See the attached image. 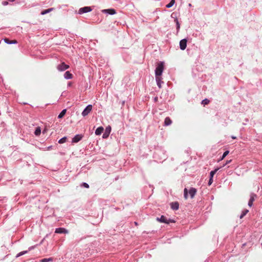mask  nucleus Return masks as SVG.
<instances>
[{
  "mask_svg": "<svg viewBox=\"0 0 262 262\" xmlns=\"http://www.w3.org/2000/svg\"><path fill=\"white\" fill-rule=\"evenodd\" d=\"M164 70V62L160 61L158 63L157 66L155 70L156 77H161Z\"/></svg>",
  "mask_w": 262,
  "mask_h": 262,
  "instance_id": "obj_1",
  "label": "nucleus"
},
{
  "mask_svg": "<svg viewBox=\"0 0 262 262\" xmlns=\"http://www.w3.org/2000/svg\"><path fill=\"white\" fill-rule=\"evenodd\" d=\"M157 220L161 223H164L166 224H169V223H174V221L172 220H168L165 216L164 215H162L160 218L157 217Z\"/></svg>",
  "mask_w": 262,
  "mask_h": 262,
  "instance_id": "obj_2",
  "label": "nucleus"
},
{
  "mask_svg": "<svg viewBox=\"0 0 262 262\" xmlns=\"http://www.w3.org/2000/svg\"><path fill=\"white\" fill-rule=\"evenodd\" d=\"M69 66L66 64L64 62H61L57 66V69L59 71H63L69 68Z\"/></svg>",
  "mask_w": 262,
  "mask_h": 262,
  "instance_id": "obj_3",
  "label": "nucleus"
},
{
  "mask_svg": "<svg viewBox=\"0 0 262 262\" xmlns=\"http://www.w3.org/2000/svg\"><path fill=\"white\" fill-rule=\"evenodd\" d=\"M92 10L90 7H84L79 9L78 10V14H82L84 13L91 12Z\"/></svg>",
  "mask_w": 262,
  "mask_h": 262,
  "instance_id": "obj_4",
  "label": "nucleus"
},
{
  "mask_svg": "<svg viewBox=\"0 0 262 262\" xmlns=\"http://www.w3.org/2000/svg\"><path fill=\"white\" fill-rule=\"evenodd\" d=\"M92 110V105H88L86 107V108L82 112V116H86L91 112Z\"/></svg>",
  "mask_w": 262,
  "mask_h": 262,
  "instance_id": "obj_5",
  "label": "nucleus"
},
{
  "mask_svg": "<svg viewBox=\"0 0 262 262\" xmlns=\"http://www.w3.org/2000/svg\"><path fill=\"white\" fill-rule=\"evenodd\" d=\"M187 39H183L180 42V48L182 50H184L187 46Z\"/></svg>",
  "mask_w": 262,
  "mask_h": 262,
  "instance_id": "obj_6",
  "label": "nucleus"
},
{
  "mask_svg": "<svg viewBox=\"0 0 262 262\" xmlns=\"http://www.w3.org/2000/svg\"><path fill=\"white\" fill-rule=\"evenodd\" d=\"M256 197V195L253 193H251L250 198L248 202V206L252 207L253 205V202L255 200V198Z\"/></svg>",
  "mask_w": 262,
  "mask_h": 262,
  "instance_id": "obj_7",
  "label": "nucleus"
},
{
  "mask_svg": "<svg viewBox=\"0 0 262 262\" xmlns=\"http://www.w3.org/2000/svg\"><path fill=\"white\" fill-rule=\"evenodd\" d=\"M102 12L111 15H113L116 13V11L114 9H104L102 10Z\"/></svg>",
  "mask_w": 262,
  "mask_h": 262,
  "instance_id": "obj_8",
  "label": "nucleus"
},
{
  "mask_svg": "<svg viewBox=\"0 0 262 262\" xmlns=\"http://www.w3.org/2000/svg\"><path fill=\"white\" fill-rule=\"evenodd\" d=\"M55 232L56 233H67L68 231L63 228H58L56 229Z\"/></svg>",
  "mask_w": 262,
  "mask_h": 262,
  "instance_id": "obj_9",
  "label": "nucleus"
},
{
  "mask_svg": "<svg viewBox=\"0 0 262 262\" xmlns=\"http://www.w3.org/2000/svg\"><path fill=\"white\" fill-rule=\"evenodd\" d=\"M111 130V128L110 126H108L106 128L105 132L103 134V138H106L108 137Z\"/></svg>",
  "mask_w": 262,
  "mask_h": 262,
  "instance_id": "obj_10",
  "label": "nucleus"
},
{
  "mask_svg": "<svg viewBox=\"0 0 262 262\" xmlns=\"http://www.w3.org/2000/svg\"><path fill=\"white\" fill-rule=\"evenodd\" d=\"M82 136L81 135H76L72 139V142L74 143H77L81 140Z\"/></svg>",
  "mask_w": 262,
  "mask_h": 262,
  "instance_id": "obj_11",
  "label": "nucleus"
},
{
  "mask_svg": "<svg viewBox=\"0 0 262 262\" xmlns=\"http://www.w3.org/2000/svg\"><path fill=\"white\" fill-rule=\"evenodd\" d=\"M196 193V189L195 188L192 187L189 190V193L191 198H193Z\"/></svg>",
  "mask_w": 262,
  "mask_h": 262,
  "instance_id": "obj_12",
  "label": "nucleus"
},
{
  "mask_svg": "<svg viewBox=\"0 0 262 262\" xmlns=\"http://www.w3.org/2000/svg\"><path fill=\"white\" fill-rule=\"evenodd\" d=\"M170 206L173 210H177L179 209V204L177 202H172L170 204Z\"/></svg>",
  "mask_w": 262,
  "mask_h": 262,
  "instance_id": "obj_13",
  "label": "nucleus"
},
{
  "mask_svg": "<svg viewBox=\"0 0 262 262\" xmlns=\"http://www.w3.org/2000/svg\"><path fill=\"white\" fill-rule=\"evenodd\" d=\"M156 80L157 81V85H158L159 88H161V83L163 82L162 81V78L160 76L156 77Z\"/></svg>",
  "mask_w": 262,
  "mask_h": 262,
  "instance_id": "obj_14",
  "label": "nucleus"
},
{
  "mask_svg": "<svg viewBox=\"0 0 262 262\" xmlns=\"http://www.w3.org/2000/svg\"><path fill=\"white\" fill-rule=\"evenodd\" d=\"M64 77L67 79H70L73 78V75L69 71H67L64 74Z\"/></svg>",
  "mask_w": 262,
  "mask_h": 262,
  "instance_id": "obj_15",
  "label": "nucleus"
},
{
  "mask_svg": "<svg viewBox=\"0 0 262 262\" xmlns=\"http://www.w3.org/2000/svg\"><path fill=\"white\" fill-rule=\"evenodd\" d=\"M172 123V121L170 118L168 117H166L164 120V125L168 126Z\"/></svg>",
  "mask_w": 262,
  "mask_h": 262,
  "instance_id": "obj_16",
  "label": "nucleus"
},
{
  "mask_svg": "<svg viewBox=\"0 0 262 262\" xmlns=\"http://www.w3.org/2000/svg\"><path fill=\"white\" fill-rule=\"evenodd\" d=\"M103 130H104V128L102 126L98 127L95 131L96 135H101V133L103 132Z\"/></svg>",
  "mask_w": 262,
  "mask_h": 262,
  "instance_id": "obj_17",
  "label": "nucleus"
},
{
  "mask_svg": "<svg viewBox=\"0 0 262 262\" xmlns=\"http://www.w3.org/2000/svg\"><path fill=\"white\" fill-rule=\"evenodd\" d=\"M54 9V8H51L48 9L47 10H43L41 12V14L45 15L48 13H49V12L52 11Z\"/></svg>",
  "mask_w": 262,
  "mask_h": 262,
  "instance_id": "obj_18",
  "label": "nucleus"
},
{
  "mask_svg": "<svg viewBox=\"0 0 262 262\" xmlns=\"http://www.w3.org/2000/svg\"><path fill=\"white\" fill-rule=\"evenodd\" d=\"M67 110L66 109L63 110L59 114V115L58 116V118H62L63 117V116L65 115L66 113Z\"/></svg>",
  "mask_w": 262,
  "mask_h": 262,
  "instance_id": "obj_19",
  "label": "nucleus"
},
{
  "mask_svg": "<svg viewBox=\"0 0 262 262\" xmlns=\"http://www.w3.org/2000/svg\"><path fill=\"white\" fill-rule=\"evenodd\" d=\"M40 133H41V129H40V127H37L35 130V132H34V134L36 136H39L40 135Z\"/></svg>",
  "mask_w": 262,
  "mask_h": 262,
  "instance_id": "obj_20",
  "label": "nucleus"
},
{
  "mask_svg": "<svg viewBox=\"0 0 262 262\" xmlns=\"http://www.w3.org/2000/svg\"><path fill=\"white\" fill-rule=\"evenodd\" d=\"M174 3H175V0H171L169 4H168L167 5H166V7L167 8H169L171 7L174 5Z\"/></svg>",
  "mask_w": 262,
  "mask_h": 262,
  "instance_id": "obj_21",
  "label": "nucleus"
},
{
  "mask_svg": "<svg viewBox=\"0 0 262 262\" xmlns=\"http://www.w3.org/2000/svg\"><path fill=\"white\" fill-rule=\"evenodd\" d=\"M53 261V258H43L40 260V262H50Z\"/></svg>",
  "mask_w": 262,
  "mask_h": 262,
  "instance_id": "obj_22",
  "label": "nucleus"
},
{
  "mask_svg": "<svg viewBox=\"0 0 262 262\" xmlns=\"http://www.w3.org/2000/svg\"><path fill=\"white\" fill-rule=\"evenodd\" d=\"M248 212H249V210H247V209H245V210H244L242 212V213L241 215H240L239 218H240V219H242L243 217H244V216H245V215H246V214Z\"/></svg>",
  "mask_w": 262,
  "mask_h": 262,
  "instance_id": "obj_23",
  "label": "nucleus"
},
{
  "mask_svg": "<svg viewBox=\"0 0 262 262\" xmlns=\"http://www.w3.org/2000/svg\"><path fill=\"white\" fill-rule=\"evenodd\" d=\"M218 170H219V169L216 168V169H214V170L211 171L210 172V178H213L214 175L215 174V173Z\"/></svg>",
  "mask_w": 262,
  "mask_h": 262,
  "instance_id": "obj_24",
  "label": "nucleus"
},
{
  "mask_svg": "<svg viewBox=\"0 0 262 262\" xmlns=\"http://www.w3.org/2000/svg\"><path fill=\"white\" fill-rule=\"evenodd\" d=\"M184 197L186 200L188 198V190L186 188L184 190Z\"/></svg>",
  "mask_w": 262,
  "mask_h": 262,
  "instance_id": "obj_25",
  "label": "nucleus"
},
{
  "mask_svg": "<svg viewBox=\"0 0 262 262\" xmlns=\"http://www.w3.org/2000/svg\"><path fill=\"white\" fill-rule=\"evenodd\" d=\"M66 141H67V138L63 137L59 140L58 143L60 144H62V143H65L66 142Z\"/></svg>",
  "mask_w": 262,
  "mask_h": 262,
  "instance_id": "obj_26",
  "label": "nucleus"
},
{
  "mask_svg": "<svg viewBox=\"0 0 262 262\" xmlns=\"http://www.w3.org/2000/svg\"><path fill=\"white\" fill-rule=\"evenodd\" d=\"M229 152V151L228 150L225 151L222 157H221L220 160H223L226 157V156H227L228 155Z\"/></svg>",
  "mask_w": 262,
  "mask_h": 262,
  "instance_id": "obj_27",
  "label": "nucleus"
},
{
  "mask_svg": "<svg viewBox=\"0 0 262 262\" xmlns=\"http://www.w3.org/2000/svg\"><path fill=\"white\" fill-rule=\"evenodd\" d=\"M209 102L210 101L208 99H205L202 101V104H203L204 105H205L209 104Z\"/></svg>",
  "mask_w": 262,
  "mask_h": 262,
  "instance_id": "obj_28",
  "label": "nucleus"
},
{
  "mask_svg": "<svg viewBox=\"0 0 262 262\" xmlns=\"http://www.w3.org/2000/svg\"><path fill=\"white\" fill-rule=\"evenodd\" d=\"M27 252V251H23V252H19L17 255V257H19V256H21L22 255L26 253Z\"/></svg>",
  "mask_w": 262,
  "mask_h": 262,
  "instance_id": "obj_29",
  "label": "nucleus"
},
{
  "mask_svg": "<svg viewBox=\"0 0 262 262\" xmlns=\"http://www.w3.org/2000/svg\"><path fill=\"white\" fill-rule=\"evenodd\" d=\"M81 186L85 187V188H89V185L86 183H83L82 184H81Z\"/></svg>",
  "mask_w": 262,
  "mask_h": 262,
  "instance_id": "obj_30",
  "label": "nucleus"
},
{
  "mask_svg": "<svg viewBox=\"0 0 262 262\" xmlns=\"http://www.w3.org/2000/svg\"><path fill=\"white\" fill-rule=\"evenodd\" d=\"M4 41L6 43H7L8 44H11L10 42L11 40H10L8 38H5Z\"/></svg>",
  "mask_w": 262,
  "mask_h": 262,
  "instance_id": "obj_31",
  "label": "nucleus"
},
{
  "mask_svg": "<svg viewBox=\"0 0 262 262\" xmlns=\"http://www.w3.org/2000/svg\"><path fill=\"white\" fill-rule=\"evenodd\" d=\"M213 182V178H210L209 182H208V185H211V184Z\"/></svg>",
  "mask_w": 262,
  "mask_h": 262,
  "instance_id": "obj_32",
  "label": "nucleus"
},
{
  "mask_svg": "<svg viewBox=\"0 0 262 262\" xmlns=\"http://www.w3.org/2000/svg\"><path fill=\"white\" fill-rule=\"evenodd\" d=\"M8 4V2H7V1H4L3 2V5H4V6H6Z\"/></svg>",
  "mask_w": 262,
  "mask_h": 262,
  "instance_id": "obj_33",
  "label": "nucleus"
},
{
  "mask_svg": "<svg viewBox=\"0 0 262 262\" xmlns=\"http://www.w3.org/2000/svg\"><path fill=\"white\" fill-rule=\"evenodd\" d=\"M176 21H177V29H178L180 28V24L177 19H176Z\"/></svg>",
  "mask_w": 262,
  "mask_h": 262,
  "instance_id": "obj_34",
  "label": "nucleus"
},
{
  "mask_svg": "<svg viewBox=\"0 0 262 262\" xmlns=\"http://www.w3.org/2000/svg\"><path fill=\"white\" fill-rule=\"evenodd\" d=\"M11 43H16L17 41L16 40H13L11 41Z\"/></svg>",
  "mask_w": 262,
  "mask_h": 262,
  "instance_id": "obj_35",
  "label": "nucleus"
},
{
  "mask_svg": "<svg viewBox=\"0 0 262 262\" xmlns=\"http://www.w3.org/2000/svg\"><path fill=\"white\" fill-rule=\"evenodd\" d=\"M231 161V160L227 161L226 162V164H228V163H229Z\"/></svg>",
  "mask_w": 262,
  "mask_h": 262,
  "instance_id": "obj_36",
  "label": "nucleus"
},
{
  "mask_svg": "<svg viewBox=\"0 0 262 262\" xmlns=\"http://www.w3.org/2000/svg\"><path fill=\"white\" fill-rule=\"evenodd\" d=\"M232 139H236V137H234V136H232Z\"/></svg>",
  "mask_w": 262,
  "mask_h": 262,
  "instance_id": "obj_37",
  "label": "nucleus"
},
{
  "mask_svg": "<svg viewBox=\"0 0 262 262\" xmlns=\"http://www.w3.org/2000/svg\"><path fill=\"white\" fill-rule=\"evenodd\" d=\"M135 224L137 226L138 225V223L137 222H135Z\"/></svg>",
  "mask_w": 262,
  "mask_h": 262,
  "instance_id": "obj_38",
  "label": "nucleus"
},
{
  "mask_svg": "<svg viewBox=\"0 0 262 262\" xmlns=\"http://www.w3.org/2000/svg\"><path fill=\"white\" fill-rule=\"evenodd\" d=\"M10 2H14L15 0H9Z\"/></svg>",
  "mask_w": 262,
  "mask_h": 262,
  "instance_id": "obj_39",
  "label": "nucleus"
},
{
  "mask_svg": "<svg viewBox=\"0 0 262 262\" xmlns=\"http://www.w3.org/2000/svg\"><path fill=\"white\" fill-rule=\"evenodd\" d=\"M157 99H158L157 98H155V101H157Z\"/></svg>",
  "mask_w": 262,
  "mask_h": 262,
  "instance_id": "obj_40",
  "label": "nucleus"
}]
</instances>
